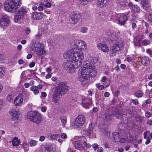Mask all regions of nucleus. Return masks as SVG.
I'll use <instances>...</instances> for the list:
<instances>
[{"label":"nucleus","mask_w":152,"mask_h":152,"mask_svg":"<svg viewBox=\"0 0 152 152\" xmlns=\"http://www.w3.org/2000/svg\"><path fill=\"white\" fill-rule=\"evenodd\" d=\"M84 66L79 69L78 75L79 79L82 81L89 79L91 76L94 77L96 75V69L94 65L90 64L88 61H84Z\"/></svg>","instance_id":"1"},{"label":"nucleus","mask_w":152,"mask_h":152,"mask_svg":"<svg viewBox=\"0 0 152 152\" xmlns=\"http://www.w3.org/2000/svg\"><path fill=\"white\" fill-rule=\"evenodd\" d=\"M72 54L71 55V61L77 64L80 67L84 58L83 54L82 51L75 49L72 50Z\"/></svg>","instance_id":"2"},{"label":"nucleus","mask_w":152,"mask_h":152,"mask_svg":"<svg viewBox=\"0 0 152 152\" xmlns=\"http://www.w3.org/2000/svg\"><path fill=\"white\" fill-rule=\"evenodd\" d=\"M44 45L41 43L35 44L31 46V50L38 56H43L46 53Z\"/></svg>","instance_id":"3"},{"label":"nucleus","mask_w":152,"mask_h":152,"mask_svg":"<svg viewBox=\"0 0 152 152\" xmlns=\"http://www.w3.org/2000/svg\"><path fill=\"white\" fill-rule=\"evenodd\" d=\"M20 6L19 3H14L8 0L6 1L4 4L5 9L7 11L12 13L15 12Z\"/></svg>","instance_id":"4"},{"label":"nucleus","mask_w":152,"mask_h":152,"mask_svg":"<svg viewBox=\"0 0 152 152\" xmlns=\"http://www.w3.org/2000/svg\"><path fill=\"white\" fill-rule=\"evenodd\" d=\"M67 60L64 62L63 64V67L64 69L67 70L69 72H73L75 69L79 67L77 64L73 63V61Z\"/></svg>","instance_id":"5"},{"label":"nucleus","mask_w":152,"mask_h":152,"mask_svg":"<svg viewBox=\"0 0 152 152\" xmlns=\"http://www.w3.org/2000/svg\"><path fill=\"white\" fill-rule=\"evenodd\" d=\"M69 88L65 83L61 82L58 84L55 92L59 95H63L67 91Z\"/></svg>","instance_id":"6"},{"label":"nucleus","mask_w":152,"mask_h":152,"mask_svg":"<svg viewBox=\"0 0 152 152\" xmlns=\"http://www.w3.org/2000/svg\"><path fill=\"white\" fill-rule=\"evenodd\" d=\"M86 121V118L83 115H78L73 122L72 125L75 128H78L82 126Z\"/></svg>","instance_id":"7"},{"label":"nucleus","mask_w":152,"mask_h":152,"mask_svg":"<svg viewBox=\"0 0 152 152\" xmlns=\"http://www.w3.org/2000/svg\"><path fill=\"white\" fill-rule=\"evenodd\" d=\"M26 12V10L25 9L23 8H20L17 12V14L15 16L14 20L15 22L18 23L23 20Z\"/></svg>","instance_id":"8"},{"label":"nucleus","mask_w":152,"mask_h":152,"mask_svg":"<svg viewBox=\"0 0 152 152\" xmlns=\"http://www.w3.org/2000/svg\"><path fill=\"white\" fill-rule=\"evenodd\" d=\"M75 48L82 51L86 50L87 48V45L84 41L83 40L75 39L74 41Z\"/></svg>","instance_id":"9"},{"label":"nucleus","mask_w":152,"mask_h":152,"mask_svg":"<svg viewBox=\"0 0 152 152\" xmlns=\"http://www.w3.org/2000/svg\"><path fill=\"white\" fill-rule=\"evenodd\" d=\"M80 17V14L77 12H73L69 17V21L72 24L75 25L79 20Z\"/></svg>","instance_id":"10"},{"label":"nucleus","mask_w":152,"mask_h":152,"mask_svg":"<svg viewBox=\"0 0 152 152\" xmlns=\"http://www.w3.org/2000/svg\"><path fill=\"white\" fill-rule=\"evenodd\" d=\"M9 114L12 117V119L18 120L20 118L21 113L18 109H12L9 111Z\"/></svg>","instance_id":"11"},{"label":"nucleus","mask_w":152,"mask_h":152,"mask_svg":"<svg viewBox=\"0 0 152 152\" xmlns=\"http://www.w3.org/2000/svg\"><path fill=\"white\" fill-rule=\"evenodd\" d=\"M82 143H83L84 146H86L88 148H89L91 146V145L87 144L85 140L83 142L79 140L76 141L74 145L75 148L80 150L83 149V146L82 144Z\"/></svg>","instance_id":"12"},{"label":"nucleus","mask_w":152,"mask_h":152,"mask_svg":"<svg viewBox=\"0 0 152 152\" xmlns=\"http://www.w3.org/2000/svg\"><path fill=\"white\" fill-rule=\"evenodd\" d=\"M123 45L122 43L118 42L116 43L113 45L111 48L110 52L112 53L116 52L117 51H119L123 47Z\"/></svg>","instance_id":"13"},{"label":"nucleus","mask_w":152,"mask_h":152,"mask_svg":"<svg viewBox=\"0 0 152 152\" xmlns=\"http://www.w3.org/2000/svg\"><path fill=\"white\" fill-rule=\"evenodd\" d=\"M10 23V20L6 15H2L0 20V24L2 26H8Z\"/></svg>","instance_id":"14"},{"label":"nucleus","mask_w":152,"mask_h":152,"mask_svg":"<svg viewBox=\"0 0 152 152\" xmlns=\"http://www.w3.org/2000/svg\"><path fill=\"white\" fill-rule=\"evenodd\" d=\"M140 4L143 9L146 10H149L151 8L150 1L149 0H142Z\"/></svg>","instance_id":"15"},{"label":"nucleus","mask_w":152,"mask_h":152,"mask_svg":"<svg viewBox=\"0 0 152 152\" xmlns=\"http://www.w3.org/2000/svg\"><path fill=\"white\" fill-rule=\"evenodd\" d=\"M40 152H54V151L52 145H46L42 147Z\"/></svg>","instance_id":"16"},{"label":"nucleus","mask_w":152,"mask_h":152,"mask_svg":"<svg viewBox=\"0 0 152 152\" xmlns=\"http://www.w3.org/2000/svg\"><path fill=\"white\" fill-rule=\"evenodd\" d=\"M43 16L42 12H34L32 13L31 17L35 20H39L41 19Z\"/></svg>","instance_id":"17"},{"label":"nucleus","mask_w":152,"mask_h":152,"mask_svg":"<svg viewBox=\"0 0 152 152\" xmlns=\"http://www.w3.org/2000/svg\"><path fill=\"white\" fill-rule=\"evenodd\" d=\"M60 95H59L57 93L54 92L53 94L52 102L55 104H58L59 101L61 98L60 96Z\"/></svg>","instance_id":"18"},{"label":"nucleus","mask_w":152,"mask_h":152,"mask_svg":"<svg viewBox=\"0 0 152 152\" xmlns=\"http://www.w3.org/2000/svg\"><path fill=\"white\" fill-rule=\"evenodd\" d=\"M23 98L20 96L16 97L14 101V104L17 106H20L23 103Z\"/></svg>","instance_id":"19"},{"label":"nucleus","mask_w":152,"mask_h":152,"mask_svg":"<svg viewBox=\"0 0 152 152\" xmlns=\"http://www.w3.org/2000/svg\"><path fill=\"white\" fill-rule=\"evenodd\" d=\"M82 102V106L86 108H88V106L91 104V100L88 98L83 99Z\"/></svg>","instance_id":"20"},{"label":"nucleus","mask_w":152,"mask_h":152,"mask_svg":"<svg viewBox=\"0 0 152 152\" xmlns=\"http://www.w3.org/2000/svg\"><path fill=\"white\" fill-rule=\"evenodd\" d=\"M128 20L127 17L125 15H122L118 18L119 22L121 25H124L125 22Z\"/></svg>","instance_id":"21"},{"label":"nucleus","mask_w":152,"mask_h":152,"mask_svg":"<svg viewBox=\"0 0 152 152\" xmlns=\"http://www.w3.org/2000/svg\"><path fill=\"white\" fill-rule=\"evenodd\" d=\"M37 112L34 111H30L28 112L26 115L27 118L31 121H33Z\"/></svg>","instance_id":"22"},{"label":"nucleus","mask_w":152,"mask_h":152,"mask_svg":"<svg viewBox=\"0 0 152 152\" xmlns=\"http://www.w3.org/2000/svg\"><path fill=\"white\" fill-rule=\"evenodd\" d=\"M88 61L90 64L93 65V64L95 63L98 61V58L94 57H91L90 56H87V59L85 61Z\"/></svg>","instance_id":"23"},{"label":"nucleus","mask_w":152,"mask_h":152,"mask_svg":"<svg viewBox=\"0 0 152 152\" xmlns=\"http://www.w3.org/2000/svg\"><path fill=\"white\" fill-rule=\"evenodd\" d=\"M34 119L32 122L35 123L36 124H39L40 123L42 120L41 115L39 113L37 112L36 115Z\"/></svg>","instance_id":"24"},{"label":"nucleus","mask_w":152,"mask_h":152,"mask_svg":"<svg viewBox=\"0 0 152 152\" xmlns=\"http://www.w3.org/2000/svg\"><path fill=\"white\" fill-rule=\"evenodd\" d=\"M150 61V58L147 57H144L141 59V63L144 66H148Z\"/></svg>","instance_id":"25"},{"label":"nucleus","mask_w":152,"mask_h":152,"mask_svg":"<svg viewBox=\"0 0 152 152\" xmlns=\"http://www.w3.org/2000/svg\"><path fill=\"white\" fill-rule=\"evenodd\" d=\"M72 50L68 51L67 52L63 54L64 58L67 60H70L71 59V55L72 54Z\"/></svg>","instance_id":"26"},{"label":"nucleus","mask_w":152,"mask_h":152,"mask_svg":"<svg viewBox=\"0 0 152 152\" xmlns=\"http://www.w3.org/2000/svg\"><path fill=\"white\" fill-rule=\"evenodd\" d=\"M129 2V0H120L118 3L121 7H126L127 6Z\"/></svg>","instance_id":"27"},{"label":"nucleus","mask_w":152,"mask_h":152,"mask_svg":"<svg viewBox=\"0 0 152 152\" xmlns=\"http://www.w3.org/2000/svg\"><path fill=\"white\" fill-rule=\"evenodd\" d=\"M12 142V145L13 146H15L17 148H18L19 144L20 143V140L17 137H14Z\"/></svg>","instance_id":"28"},{"label":"nucleus","mask_w":152,"mask_h":152,"mask_svg":"<svg viewBox=\"0 0 152 152\" xmlns=\"http://www.w3.org/2000/svg\"><path fill=\"white\" fill-rule=\"evenodd\" d=\"M45 36L43 32H39L35 36V38L36 40H38L39 39H42Z\"/></svg>","instance_id":"29"},{"label":"nucleus","mask_w":152,"mask_h":152,"mask_svg":"<svg viewBox=\"0 0 152 152\" xmlns=\"http://www.w3.org/2000/svg\"><path fill=\"white\" fill-rule=\"evenodd\" d=\"M59 135L57 134H50L47 136L48 139L50 140H54L58 138Z\"/></svg>","instance_id":"30"},{"label":"nucleus","mask_w":152,"mask_h":152,"mask_svg":"<svg viewBox=\"0 0 152 152\" xmlns=\"http://www.w3.org/2000/svg\"><path fill=\"white\" fill-rule=\"evenodd\" d=\"M22 147L25 151H27L29 149V145L27 142H24L22 145Z\"/></svg>","instance_id":"31"},{"label":"nucleus","mask_w":152,"mask_h":152,"mask_svg":"<svg viewBox=\"0 0 152 152\" xmlns=\"http://www.w3.org/2000/svg\"><path fill=\"white\" fill-rule=\"evenodd\" d=\"M31 90L36 95L38 94L39 92V89L37 88V86H33L31 88Z\"/></svg>","instance_id":"32"},{"label":"nucleus","mask_w":152,"mask_h":152,"mask_svg":"<svg viewBox=\"0 0 152 152\" xmlns=\"http://www.w3.org/2000/svg\"><path fill=\"white\" fill-rule=\"evenodd\" d=\"M97 48L98 49L102 50L103 52H104V42L98 44L97 45Z\"/></svg>","instance_id":"33"},{"label":"nucleus","mask_w":152,"mask_h":152,"mask_svg":"<svg viewBox=\"0 0 152 152\" xmlns=\"http://www.w3.org/2000/svg\"><path fill=\"white\" fill-rule=\"evenodd\" d=\"M104 0H98L97 3L98 6L101 8L104 7Z\"/></svg>","instance_id":"34"},{"label":"nucleus","mask_w":152,"mask_h":152,"mask_svg":"<svg viewBox=\"0 0 152 152\" xmlns=\"http://www.w3.org/2000/svg\"><path fill=\"white\" fill-rule=\"evenodd\" d=\"M83 133L86 136H89L91 134V131L88 129H86L83 131Z\"/></svg>","instance_id":"35"},{"label":"nucleus","mask_w":152,"mask_h":152,"mask_svg":"<svg viewBox=\"0 0 152 152\" xmlns=\"http://www.w3.org/2000/svg\"><path fill=\"white\" fill-rule=\"evenodd\" d=\"M132 9L134 12H138L140 11V7L137 5H134L132 7Z\"/></svg>","instance_id":"36"},{"label":"nucleus","mask_w":152,"mask_h":152,"mask_svg":"<svg viewBox=\"0 0 152 152\" xmlns=\"http://www.w3.org/2000/svg\"><path fill=\"white\" fill-rule=\"evenodd\" d=\"M143 95V92L140 91H137L135 94V96L138 98L141 97Z\"/></svg>","instance_id":"37"},{"label":"nucleus","mask_w":152,"mask_h":152,"mask_svg":"<svg viewBox=\"0 0 152 152\" xmlns=\"http://www.w3.org/2000/svg\"><path fill=\"white\" fill-rule=\"evenodd\" d=\"M14 98V96L12 94H9L7 97V99L8 102H12Z\"/></svg>","instance_id":"38"},{"label":"nucleus","mask_w":152,"mask_h":152,"mask_svg":"<svg viewBox=\"0 0 152 152\" xmlns=\"http://www.w3.org/2000/svg\"><path fill=\"white\" fill-rule=\"evenodd\" d=\"M29 144L31 146L33 147L36 145L37 142L36 140H33L30 141Z\"/></svg>","instance_id":"39"},{"label":"nucleus","mask_w":152,"mask_h":152,"mask_svg":"<svg viewBox=\"0 0 152 152\" xmlns=\"http://www.w3.org/2000/svg\"><path fill=\"white\" fill-rule=\"evenodd\" d=\"M142 44L144 46H146L150 44V42L148 40L145 39L142 41Z\"/></svg>","instance_id":"40"},{"label":"nucleus","mask_w":152,"mask_h":152,"mask_svg":"<svg viewBox=\"0 0 152 152\" xmlns=\"http://www.w3.org/2000/svg\"><path fill=\"white\" fill-rule=\"evenodd\" d=\"M96 86L98 89L102 90L104 88V86L102 85H101L100 83H97L96 84Z\"/></svg>","instance_id":"41"},{"label":"nucleus","mask_w":152,"mask_h":152,"mask_svg":"<svg viewBox=\"0 0 152 152\" xmlns=\"http://www.w3.org/2000/svg\"><path fill=\"white\" fill-rule=\"evenodd\" d=\"M113 114L117 118H119L120 117L121 113L119 111L115 112V113H113Z\"/></svg>","instance_id":"42"},{"label":"nucleus","mask_w":152,"mask_h":152,"mask_svg":"<svg viewBox=\"0 0 152 152\" xmlns=\"http://www.w3.org/2000/svg\"><path fill=\"white\" fill-rule=\"evenodd\" d=\"M61 123L63 124H65L67 121V119L66 117H62L61 118Z\"/></svg>","instance_id":"43"},{"label":"nucleus","mask_w":152,"mask_h":152,"mask_svg":"<svg viewBox=\"0 0 152 152\" xmlns=\"http://www.w3.org/2000/svg\"><path fill=\"white\" fill-rule=\"evenodd\" d=\"M95 124L94 123H92L90 124L89 126V129L90 130L93 129L95 127Z\"/></svg>","instance_id":"44"},{"label":"nucleus","mask_w":152,"mask_h":152,"mask_svg":"<svg viewBox=\"0 0 152 152\" xmlns=\"http://www.w3.org/2000/svg\"><path fill=\"white\" fill-rule=\"evenodd\" d=\"M110 80L109 79H106L105 78V86H108L110 85Z\"/></svg>","instance_id":"45"},{"label":"nucleus","mask_w":152,"mask_h":152,"mask_svg":"<svg viewBox=\"0 0 152 152\" xmlns=\"http://www.w3.org/2000/svg\"><path fill=\"white\" fill-rule=\"evenodd\" d=\"M25 30V33L26 35L28 34L31 32V30L29 28H26Z\"/></svg>","instance_id":"46"},{"label":"nucleus","mask_w":152,"mask_h":152,"mask_svg":"<svg viewBox=\"0 0 152 152\" xmlns=\"http://www.w3.org/2000/svg\"><path fill=\"white\" fill-rule=\"evenodd\" d=\"M106 33L107 34V37H108V38L110 39L112 35L111 32H110V31H106Z\"/></svg>","instance_id":"47"},{"label":"nucleus","mask_w":152,"mask_h":152,"mask_svg":"<svg viewBox=\"0 0 152 152\" xmlns=\"http://www.w3.org/2000/svg\"><path fill=\"white\" fill-rule=\"evenodd\" d=\"M146 52L151 57H152V51L149 49H147Z\"/></svg>","instance_id":"48"},{"label":"nucleus","mask_w":152,"mask_h":152,"mask_svg":"<svg viewBox=\"0 0 152 152\" xmlns=\"http://www.w3.org/2000/svg\"><path fill=\"white\" fill-rule=\"evenodd\" d=\"M88 30L87 28L84 27H83L81 28V31L83 33H86Z\"/></svg>","instance_id":"49"},{"label":"nucleus","mask_w":152,"mask_h":152,"mask_svg":"<svg viewBox=\"0 0 152 152\" xmlns=\"http://www.w3.org/2000/svg\"><path fill=\"white\" fill-rule=\"evenodd\" d=\"M4 68L3 67L0 68V74L3 75L4 73Z\"/></svg>","instance_id":"50"},{"label":"nucleus","mask_w":152,"mask_h":152,"mask_svg":"<svg viewBox=\"0 0 152 152\" xmlns=\"http://www.w3.org/2000/svg\"><path fill=\"white\" fill-rule=\"evenodd\" d=\"M45 139V137L44 136H41L39 137V141L41 142L44 141Z\"/></svg>","instance_id":"51"},{"label":"nucleus","mask_w":152,"mask_h":152,"mask_svg":"<svg viewBox=\"0 0 152 152\" xmlns=\"http://www.w3.org/2000/svg\"><path fill=\"white\" fill-rule=\"evenodd\" d=\"M151 113L148 112L147 111L145 113V116L148 118H149L151 117Z\"/></svg>","instance_id":"52"},{"label":"nucleus","mask_w":152,"mask_h":152,"mask_svg":"<svg viewBox=\"0 0 152 152\" xmlns=\"http://www.w3.org/2000/svg\"><path fill=\"white\" fill-rule=\"evenodd\" d=\"M61 137L62 138L65 139H66L67 137V135L66 134L64 133H63L61 135Z\"/></svg>","instance_id":"53"},{"label":"nucleus","mask_w":152,"mask_h":152,"mask_svg":"<svg viewBox=\"0 0 152 152\" xmlns=\"http://www.w3.org/2000/svg\"><path fill=\"white\" fill-rule=\"evenodd\" d=\"M132 102L135 105H137L138 104V101L137 99H133L132 100Z\"/></svg>","instance_id":"54"},{"label":"nucleus","mask_w":152,"mask_h":152,"mask_svg":"<svg viewBox=\"0 0 152 152\" xmlns=\"http://www.w3.org/2000/svg\"><path fill=\"white\" fill-rule=\"evenodd\" d=\"M106 136H105V137H106L108 139V138H109L110 137V133L109 131H107V133H106Z\"/></svg>","instance_id":"55"},{"label":"nucleus","mask_w":152,"mask_h":152,"mask_svg":"<svg viewBox=\"0 0 152 152\" xmlns=\"http://www.w3.org/2000/svg\"><path fill=\"white\" fill-rule=\"evenodd\" d=\"M21 0H11L10 1L14 2V3H19L20 2V1Z\"/></svg>","instance_id":"56"},{"label":"nucleus","mask_w":152,"mask_h":152,"mask_svg":"<svg viewBox=\"0 0 152 152\" xmlns=\"http://www.w3.org/2000/svg\"><path fill=\"white\" fill-rule=\"evenodd\" d=\"M148 20L152 22V14H150L148 16Z\"/></svg>","instance_id":"57"},{"label":"nucleus","mask_w":152,"mask_h":152,"mask_svg":"<svg viewBox=\"0 0 152 152\" xmlns=\"http://www.w3.org/2000/svg\"><path fill=\"white\" fill-rule=\"evenodd\" d=\"M103 151V148L101 147H99L98 148L97 151L98 152H102Z\"/></svg>","instance_id":"58"},{"label":"nucleus","mask_w":152,"mask_h":152,"mask_svg":"<svg viewBox=\"0 0 152 152\" xmlns=\"http://www.w3.org/2000/svg\"><path fill=\"white\" fill-rule=\"evenodd\" d=\"M35 65V63L33 62H31L29 65V66L30 67H33Z\"/></svg>","instance_id":"59"},{"label":"nucleus","mask_w":152,"mask_h":152,"mask_svg":"<svg viewBox=\"0 0 152 152\" xmlns=\"http://www.w3.org/2000/svg\"><path fill=\"white\" fill-rule=\"evenodd\" d=\"M51 5V4L49 2H47L45 4V7H50Z\"/></svg>","instance_id":"60"},{"label":"nucleus","mask_w":152,"mask_h":152,"mask_svg":"<svg viewBox=\"0 0 152 152\" xmlns=\"http://www.w3.org/2000/svg\"><path fill=\"white\" fill-rule=\"evenodd\" d=\"M4 58V56L2 54H0V61H2Z\"/></svg>","instance_id":"61"},{"label":"nucleus","mask_w":152,"mask_h":152,"mask_svg":"<svg viewBox=\"0 0 152 152\" xmlns=\"http://www.w3.org/2000/svg\"><path fill=\"white\" fill-rule=\"evenodd\" d=\"M94 92V91L92 89L89 90L88 91L89 94L91 96L92 95V94H93Z\"/></svg>","instance_id":"62"},{"label":"nucleus","mask_w":152,"mask_h":152,"mask_svg":"<svg viewBox=\"0 0 152 152\" xmlns=\"http://www.w3.org/2000/svg\"><path fill=\"white\" fill-rule=\"evenodd\" d=\"M51 77V74L50 73H48V75L46 76L45 78L46 79H48L50 78Z\"/></svg>","instance_id":"63"},{"label":"nucleus","mask_w":152,"mask_h":152,"mask_svg":"<svg viewBox=\"0 0 152 152\" xmlns=\"http://www.w3.org/2000/svg\"><path fill=\"white\" fill-rule=\"evenodd\" d=\"M46 72L48 73L52 71V69L50 67L46 69Z\"/></svg>","instance_id":"64"}]
</instances>
